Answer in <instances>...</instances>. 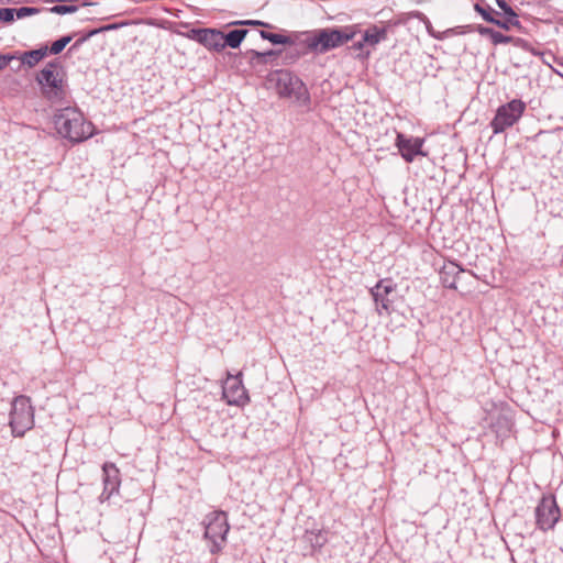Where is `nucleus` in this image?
I'll use <instances>...</instances> for the list:
<instances>
[{"mask_svg":"<svg viewBox=\"0 0 563 563\" xmlns=\"http://www.w3.org/2000/svg\"><path fill=\"white\" fill-rule=\"evenodd\" d=\"M38 12H40L38 8L21 7V8L15 9L14 14H15V16L18 19H24L26 16H31V15L37 14Z\"/></svg>","mask_w":563,"mask_h":563,"instance_id":"nucleus-23","label":"nucleus"},{"mask_svg":"<svg viewBox=\"0 0 563 563\" xmlns=\"http://www.w3.org/2000/svg\"><path fill=\"white\" fill-rule=\"evenodd\" d=\"M474 31H475V29H474L473 24H466V25H457L454 27H450L443 32H430V35L435 40L442 41L450 36L464 35L467 33H472Z\"/></svg>","mask_w":563,"mask_h":563,"instance_id":"nucleus-17","label":"nucleus"},{"mask_svg":"<svg viewBox=\"0 0 563 563\" xmlns=\"http://www.w3.org/2000/svg\"><path fill=\"white\" fill-rule=\"evenodd\" d=\"M527 104L521 99L511 101L498 107L495 117L490 121V128L494 134H500L507 129L514 126L526 111Z\"/></svg>","mask_w":563,"mask_h":563,"instance_id":"nucleus-7","label":"nucleus"},{"mask_svg":"<svg viewBox=\"0 0 563 563\" xmlns=\"http://www.w3.org/2000/svg\"><path fill=\"white\" fill-rule=\"evenodd\" d=\"M102 483L103 490L99 496L101 503H104L111 498L114 494L119 493L121 486V474L120 470L112 462H106L102 465Z\"/></svg>","mask_w":563,"mask_h":563,"instance_id":"nucleus-11","label":"nucleus"},{"mask_svg":"<svg viewBox=\"0 0 563 563\" xmlns=\"http://www.w3.org/2000/svg\"><path fill=\"white\" fill-rule=\"evenodd\" d=\"M115 26L114 25H107L102 29H99V30H91L87 35L82 36L81 38H79L75 44L74 46H79L80 44H82L85 41H87L89 37L98 34L100 31H103V30H110V29H114Z\"/></svg>","mask_w":563,"mask_h":563,"instance_id":"nucleus-29","label":"nucleus"},{"mask_svg":"<svg viewBox=\"0 0 563 563\" xmlns=\"http://www.w3.org/2000/svg\"><path fill=\"white\" fill-rule=\"evenodd\" d=\"M474 29H475L474 32H477L482 36H489V38L492 37V34L494 32V29L487 27V26H484V25H481V24L474 25Z\"/></svg>","mask_w":563,"mask_h":563,"instance_id":"nucleus-31","label":"nucleus"},{"mask_svg":"<svg viewBox=\"0 0 563 563\" xmlns=\"http://www.w3.org/2000/svg\"><path fill=\"white\" fill-rule=\"evenodd\" d=\"M497 5L501 9L506 7L507 2L505 0H496Z\"/></svg>","mask_w":563,"mask_h":563,"instance_id":"nucleus-38","label":"nucleus"},{"mask_svg":"<svg viewBox=\"0 0 563 563\" xmlns=\"http://www.w3.org/2000/svg\"><path fill=\"white\" fill-rule=\"evenodd\" d=\"M355 34L354 26L320 29L307 37V45L311 51L323 54L347 43Z\"/></svg>","mask_w":563,"mask_h":563,"instance_id":"nucleus-3","label":"nucleus"},{"mask_svg":"<svg viewBox=\"0 0 563 563\" xmlns=\"http://www.w3.org/2000/svg\"><path fill=\"white\" fill-rule=\"evenodd\" d=\"M78 10V7L76 5H67V4H57L51 9L53 13L56 14H67V13H74Z\"/></svg>","mask_w":563,"mask_h":563,"instance_id":"nucleus-27","label":"nucleus"},{"mask_svg":"<svg viewBox=\"0 0 563 563\" xmlns=\"http://www.w3.org/2000/svg\"><path fill=\"white\" fill-rule=\"evenodd\" d=\"M505 15L509 18L510 22H517L518 14L515 12V10L507 3L506 7L501 8Z\"/></svg>","mask_w":563,"mask_h":563,"instance_id":"nucleus-32","label":"nucleus"},{"mask_svg":"<svg viewBox=\"0 0 563 563\" xmlns=\"http://www.w3.org/2000/svg\"><path fill=\"white\" fill-rule=\"evenodd\" d=\"M10 427L14 437H23L34 426V408L27 396L20 395L12 401Z\"/></svg>","mask_w":563,"mask_h":563,"instance_id":"nucleus-6","label":"nucleus"},{"mask_svg":"<svg viewBox=\"0 0 563 563\" xmlns=\"http://www.w3.org/2000/svg\"><path fill=\"white\" fill-rule=\"evenodd\" d=\"M279 97L288 98L301 106L310 103V93L303 81L294 73L287 69L276 70L271 76Z\"/></svg>","mask_w":563,"mask_h":563,"instance_id":"nucleus-4","label":"nucleus"},{"mask_svg":"<svg viewBox=\"0 0 563 563\" xmlns=\"http://www.w3.org/2000/svg\"><path fill=\"white\" fill-rule=\"evenodd\" d=\"M238 24H241V25H261V26H269L267 23H264V22H262V21H257V20L241 21V22H238Z\"/></svg>","mask_w":563,"mask_h":563,"instance_id":"nucleus-33","label":"nucleus"},{"mask_svg":"<svg viewBox=\"0 0 563 563\" xmlns=\"http://www.w3.org/2000/svg\"><path fill=\"white\" fill-rule=\"evenodd\" d=\"M396 288L397 285L391 278H383L369 289V294L373 297L378 316H389L393 313Z\"/></svg>","mask_w":563,"mask_h":563,"instance_id":"nucleus-9","label":"nucleus"},{"mask_svg":"<svg viewBox=\"0 0 563 563\" xmlns=\"http://www.w3.org/2000/svg\"><path fill=\"white\" fill-rule=\"evenodd\" d=\"M261 37L269 41L273 44H287L290 42V38L283 34L272 33L267 31L260 32Z\"/></svg>","mask_w":563,"mask_h":563,"instance_id":"nucleus-20","label":"nucleus"},{"mask_svg":"<svg viewBox=\"0 0 563 563\" xmlns=\"http://www.w3.org/2000/svg\"><path fill=\"white\" fill-rule=\"evenodd\" d=\"M14 8H0V21L5 23H11L14 21Z\"/></svg>","mask_w":563,"mask_h":563,"instance_id":"nucleus-26","label":"nucleus"},{"mask_svg":"<svg viewBox=\"0 0 563 563\" xmlns=\"http://www.w3.org/2000/svg\"><path fill=\"white\" fill-rule=\"evenodd\" d=\"M490 41L494 45L508 44V43L512 42V36L505 35V34L494 30Z\"/></svg>","mask_w":563,"mask_h":563,"instance_id":"nucleus-24","label":"nucleus"},{"mask_svg":"<svg viewBox=\"0 0 563 563\" xmlns=\"http://www.w3.org/2000/svg\"><path fill=\"white\" fill-rule=\"evenodd\" d=\"M303 539L311 547L312 552L320 551L328 542V533L324 530H307Z\"/></svg>","mask_w":563,"mask_h":563,"instance_id":"nucleus-15","label":"nucleus"},{"mask_svg":"<svg viewBox=\"0 0 563 563\" xmlns=\"http://www.w3.org/2000/svg\"><path fill=\"white\" fill-rule=\"evenodd\" d=\"M56 132L64 139L80 143L95 133V126L77 107H65L56 110L53 117Z\"/></svg>","mask_w":563,"mask_h":563,"instance_id":"nucleus-1","label":"nucleus"},{"mask_svg":"<svg viewBox=\"0 0 563 563\" xmlns=\"http://www.w3.org/2000/svg\"><path fill=\"white\" fill-rule=\"evenodd\" d=\"M183 27H185L187 30L186 31H177V34H179L183 37H186L188 40L197 42L199 32L201 31V29H189V26L187 24L183 25Z\"/></svg>","mask_w":563,"mask_h":563,"instance_id":"nucleus-25","label":"nucleus"},{"mask_svg":"<svg viewBox=\"0 0 563 563\" xmlns=\"http://www.w3.org/2000/svg\"><path fill=\"white\" fill-rule=\"evenodd\" d=\"M222 397L228 405L243 407L250 401V397L242 382V373L228 374L222 386Z\"/></svg>","mask_w":563,"mask_h":563,"instance_id":"nucleus-10","label":"nucleus"},{"mask_svg":"<svg viewBox=\"0 0 563 563\" xmlns=\"http://www.w3.org/2000/svg\"><path fill=\"white\" fill-rule=\"evenodd\" d=\"M84 7L91 5L92 2L90 0H84L81 3Z\"/></svg>","mask_w":563,"mask_h":563,"instance_id":"nucleus-40","label":"nucleus"},{"mask_svg":"<svg viewBox=\"0 0 563 563\" xmlns=\"http://www.w3.org/2000/svg\"><path fill=\"white\" fill-rule=\"evenodd\" d=\"M203 525V537L210 541L209 551L212 554H218L222 551L230 530L228 515L222 510H214L205 517Z\"/></svg>","mask_w":563,"mask_h":563,"instance_id":"nucleus-5","label":"nucleus"},{"mask_svg":"<svg viewBox=\"0 0 563 563\" xmlns=\"http://www.w3.org/2000/svg\"><path fill=\"white\" fill-rule=\"evenodd\" d=\"M516 47L521 48L522 51L528 52V49H531L532 43L528 42L525 38L521 37H512L511 42Z\"/></svg>","mask_w":563,"mask_h":563,"instance_id":"nucleus-30","label":"nucleus"},{"mask_svg":"<svg viewBox=\"0 0 563 563\" xmlns=\"http://www.w3.org/2000/svg\"><path fill=\"white\" fill-rule=\"evenodd\" d=\"M11 59H12L11 56L0 55V69H4L5 67H8Z\"/></svg>","mask_w":563,"mask_h":563,"instance_id":"nucleus-34","label":"nucleus"},{"mask_svg":"<svg viewBox=\"0 0 563 563\" xmlns=\"http://www.w3.org/2000/svg\"><path fill=\"white\" fill-rule=\"evenodd\" d=\"M365 42H363V38L356 43L353 44L352 48L355 51H362L364 47Z\"/></svg>","mask_w":563,"mask_h":563,"instance_id":"nucleus-36","label":"nucleus"},{"mask_svg":"<svg viewBox=\"0 0 563 563\" xmlns=\"http://www.w3.org/2000/svg\"><path fill=\"white\" fill-rule=\"evenodd\" d=\"M474 10L482 15V18L489 23H493L496 19L494 14H498V12H495L489 5H482L479 3L474 4Z\"/></svg>","mask_w":563,"mask_h":563,"instance_id":"nucleus-21","label":"nucleus"},{"mask_svg":"<svg viewBox=\"0 0 563 563\" xmlns=\"http://www.w3.org/2000/svg\"><path fill=\"white\" fill-rule=\"evenodd\" d=\"M362 36H363V42H365L367 45L375 46L380 41L385 40L386 31L384 29L373 26V27L365 30V32L363 33Z\"/></svg>","mask_w":563,"mask_h":563,"instance_id":"nucleus-19","label":"nucleus"},{"mask_svg":"<svg viewBox=\"0 0 563 563\" xmlns=\"http://www.w3.org/2000/svg\"><path fill=\"white\" fill-rule=\"evenodd\" d=\"M47 54L48 47L42 46L40 48L22 53V55L20 56V60L23 65L31 68L37 65L43 58H45Z\"/></svg>","mask_w":563,"mask_h":563,"instance_id":"nucleus-16","label":"nucleus"},{"mask_svg":"<svg viewBox=\"0 0 563 563\" xmlns=\"http://www.w3.org/2000/svg\"><path fill=\"white\" fill-rule=\"evenodd\" d=\"M426 26H427V30H428V33H429V34H430V32H434V31L432 30L431 23H430L429 21H428V23H427V25H426Z\"/></svg>","mask_w":563,"mask_h":563,"instance_id":"nucleus-39","label":"nucleus"},{"mask_svg":"<svg viewBox=\"0 0 563 563\" xmlns=\"http://www.w3.org/2000/svg\"><path fill=\"white\" fill-rule=\"evenodd\" d=\"M42 97L51 103H62L70 95L67 74L58 59L48 62L35 76Z\"/></svg>","mask_w":563,"mask_h":563,"instance_id":"nucleus-2","label":"nucleus"},{"mask_svg":"<svg viewBox=\"0 0 563 563\" xmlns=\"http://www.w3.org/2000/svg\"><path fill=\"white\" fill-rule=\"evenodd\" d=\"M256 55L262 56V57H265V56H273V55H275V52H273V51H268V52H266V53H257V52H256Z\"/></svg>","mask_w":563,"mask_h":563,"instance_id":"nucleus-37","label":"nucleus"},{"mask_svg":"<svg viewBox=\"0 0 563 563\" xmlns=\"http://www.w3.org/2000/svg\"><path fill=\"white\" fill-rule=\"evenodd\" d=\"M529 53H531L534 56H541L543 53L541 52L539 46L531 45V49H528Z\"/></svg>","mask_w":563,"mask_h":563,"instance_id":"nucleus-35","label":"nucleus"},{"mask_svg":"<svg viewBox=\"0 0 563 563\" xmlns=\"http://www.w3.org/2000/svg\"><path fill=\"white\" fill-rule=\"evenodd\" d=\"M247 34V30L245 29H235L230 31L228 34L222 33V44L223 48L229 46L231 48H236L240 46L245 35Z\"/></svg>","mask_w":563,"mask_h":563,"instance_id":"nucleus-18","label":"nucleus"},{"mask_svg":"<svg viewBox=\"0 0 563 563\" xmlns=\"http://www.w3.org/2000/svg\"><path fill=\"white\" fill-rule=\"evenodd\" d=\"M222 32L216 29H201L197 43L210 51L221 52L223 49Z\"/></svg>","mask_w":563,"mask_h":563,"instance_id":"nucleus-13","label":"nucleus"},{"mask_svg":"<svg viewBox=\"0 0 563 563\" xmlns=\"http://www.w3.org/2000/svg\"><path fill=\"white\" fill-rule=\"evenodd\" d=\"M465 269L461 267L456 262H449L443 265L440 271V279L445 288L456 289V280L461 273Z\"/></svg>","mask_w":563,"mask_h":563,"instance_id":"nucleus-14","label":"nucleus"},{"mask_svg":"<svg viewBox=\"0 0 563 563\" xmlns=\"http://www.w3.org/2000/svg\"><path fill=\"white\" fill-rule=\"evenodd\" d=\"M424 140L421 137H407L405 134L398 132L396 136V146L401 157L407 162H413L416 156H426L422 151Z\"/></svg>","mask_w":563,"mask_h":563,"instance_id":"nucleus-12","label":"nucleus"},{"mask_svg":"<svg viewBox=\"0 0 563 563\" xmlns=\"http://www.w3.org/2000/svg\"><path fill=\"white\" fill-rule=\"evenodd\" d=\"M493 24L499 26L500 29L508 31L510 29V26H518L520 24V22L518 19H517V22H510L509 18L506 16V19H504V20L495 19Z\"/></svg>","mask_w":563,"mask_h":563,"instance_id":"nucleus-28","label":"nucleus"},{"mask_svg":"<svg viewBox=\"0 0 563 563\" xmlns=\"http://www.w3.org/2000/svg\"><path fill=\"white\" fill-rule=\"evenodd\" d=\"M71 40H73L71 35H66V36L58 38L57 41L52 43L51 47H48V53H51L53 55L59 54Z\"/></svg>","mask_w":563,"mask_h":563,"instance_id":"nucleus-22","label":"nucleus"},{"mask_svg":"<svg viewBox=\"0 0 563 563\" xmlns=\"http://www.w3.org/2000/svg\"><path fill=\"white\" fill-rule=\"evenodd\" d=\"M536 526L547 532L553 530L561 518V510L553 495H543L534 509Z\"/></svg>","mask_w":563,"mask_h":563,"instance_id":"nucleus-8","label":"nucleus"}]
</instances>
